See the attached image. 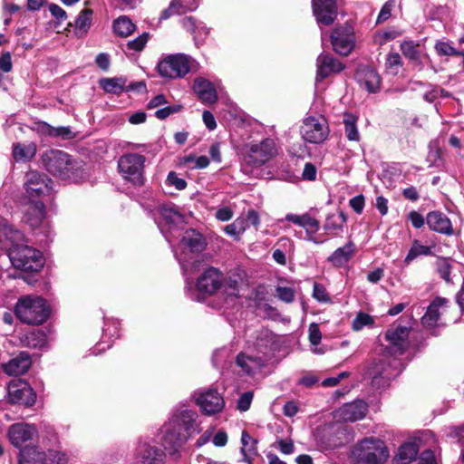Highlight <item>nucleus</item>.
I'll return each mask as SVG.
<instances>
[{
  "label": "nucleus",
  "instance_id": "nucleus-1",
  "mask_svg": "<svg viewBox=\"0 0 464 464\" xmlns=\"http://www.w3.org/2000/svg\"><path fill=\"white\" fill-rule=\"evenodd\" d=\"M196 416L194 411L183 410L164 426L162 446L175 460L179 459V450L191 436Z\"/></svg>",
  "mask_w": 464,
  "mask_h": 464
},
{
  "label": "nucleus",
  "instance_id": "nucleus-2",
  "mask_svg": "<svg viewBox=\"0 0 464 464\" xmlns=\"http://www.w3.org/2000/svg\"><path fill=\"white\" fill-rule=\"evenodd\" d=\"M15 316L24 324L40 325L50 315L46 301L36 295H25L18 298L14 306Z\"/></svg>",
  "mask_w": 464,
  "mask_h": 464
},
{
  "label": "nucleus",
  "instance_id": "nucleus-3",
  "mask_svg": "<svg viewBox=\"0 0 464 464\" xmlns=\"http://www.w3.org/2000/svg\"><path fill=\"white\" fill-rule=\"evenodd\" d=\"M45 169L63 179H74L81 169L79 163L69 154L59 150H50L42 156Z\"/></svg>",
  "mask_w": 464,
  "mask_h": 464
},
{
  "label": "nucleus",
  "instance_id": "nucleus-4",
  "mask_svg": "<svg viewBox=\"0 0 464 464\" xmlns=\"http://www.w3.org/2000/svg\"><path fill=\"white\" fill-rule=\"evenodd\" d=\"M23 200H43L53 194V181L45 173L35 169L27 170L23 179Z\"/></svg>",
  "mask_w": 464,
  "mask_h": 464
},
{
  "label": "nucleus",
  "instance_id": "nucleus-5",
  "mask_svg": "<svg viewBox=\"0 0 464 464\" xmlns=\"http://www.w3.org/2000/svg\"><path fill=\"white\" fill-rule=\"evenodd\" d=\"M13 266L25 272H37L44 266L42 253L27 245L11 250L8 256Z\"/></svg>",
  "mask_w": 464,
  "mask_h": 464
},
{
  "label": "nucleus",
  "instance_id": "nucleus-6",
  "mask_svg": "<svg viewBox=\"0 0 464 464\" xmlns=\"http://www.w3.org/2000/svg\"><path fill=\"white\" fill-rule=\"evenodd\" d=\"M277 146L274 139L266 138L260 141L250 142L246 146L244 160L253 167H261L277 154Z\"/></svg>",
  "mask_w": 464,
  "mask_h": 464
},
{
  "label": "nucleus",
  "instance_id": "nucleus-7",
  "mask_svg": "<svg viewBox=\"0 0 464 464\" xmlns=\"http://www.w3.org/2000/svg\"><path fill=\"white\" fill-rule=\"evenodd\" d=\"M193 59L184 53L169 54L158 63V72L160 76L169 79L185 77L191 70Z\"/></svg>",
  "mask_w": 464,
  "mask_h": 464
},
{
  "label": "nucleus",
  "instance_id": "nucleus-8",
  "mask_svg": "<svg viewBox=\"0 0 464 464\" xmlns=\"http://www.w3.org/2000/svg\"><path fill=\"white\" fill-rule=\"evenodd\" d=\"M146 158L138 153H126L120 157L118 169L124 179L134 186L144 184V164Z\"/></svg>",
  "mask_w": 464,
  "mask_h": 464
},
{
  "label": "nucleus",
  "instance_id": "nucleus-9",
  "mask_svg": "<svg viewBox=\"0 0 464 464\" xmlns=\"http://www.w3.org/2000/svg\"><path fill=\"white\" fill-rule=\"evenodd\" d=\"M359 458L365 464H382L389 458V452L381 440L367 438L359 444Z\"/></svg>",
  "mask_w": 464,
  "mask_h": 464
},
{
  "label": "nucleus",
  "instance_id": "nucleus-10",
  "mask_svg": "<svg viewBox=\"0 0 464 464\" xmlns=\"http://www.w3.org/2000/svg\"><path fill=\"white\" fill-rule=\"evenodd\" d=\"M6 401L10 404L29 408L35 404L36 393L24 380H12L7 386Z\"/></svg>",
  "mask_w": 464,
  "mask_h": 464
},
{
  "label": "nucleus",
  "instance_id": "nucleus-11",
  "mask_svg": "<svg viewBox=\"0 0 464 464\" xmlns=\"http://www.w3.org/2000/svg\"><path fill=\"white\" fill-rule=\"evenodd\" d=\"M331 44L338 54L349 55L355 46L353 28L349 24L335 27L331 34Z\"/></svg>",
  "mask_w": 464,
  "mask_h": 464
},
{
  "label": "nucleus",
  "instance_id": "nucleus-12",
  "mask_svg": "<svg viewBox=\"0 0 464 464\" xmlns=\"http://www.w3.org/2000/svg\"><path fill=\"white\" fill-rule=\"evenodd\" d=\"M303 139L310 143H322L328 136L329 129L324 119L307 117L301 126Z\"/></svg>",
  "mask_w": 464,
  "mask_h": 464
},
{
  "label": "nucleus",
  "instance_id": "nucleus-13",
  "mask_svg": "<svg viewBox=\"0 0 464 464\" xmlns=\"http://www.w3.org/2000/svg\"><path fill=\"white\" fill-rule=\"evenodd\" d=\"M223 283V273L218 268L210 266L198 276L196 286L199 293L211 295L221 289Z\"/></svg>",
  "mask_w": 464,
  "mask_h": 464
},
{
  "label": "nucleus",
  "instance_id": "nucleus-14",
  "mask_svg": "<svg viewBox=\"0 0 464 464\" xmlns=\"http://www.w3.org/2000/svg\"><path fill=\"white\" fill-rule=\"evenodd\" d=\"M411 328L403 325L391 326L385 333V339L390 343L389 352L402 354L409 346Z\"/></svg>",
  "mask_w": 464,
  "mask_h": 464
},
{
  "label": "nucleus",
  "instance_id": "nucleus-15",
  "mask_svg": "<svg viewBox=\"0 0 464 464\" xmlns=\"http://www.w3.org/2000/svg\"><path fill=\"white\" fill-rule=\"evenodd\" d=\"M285 220L294 223L305 230V238L316 245L322 244L324 240L318 239L315 234L320 229V222L310 214L296 215L289 213L285 216Z\"/></svg>",
  "mask_w": 464,
  "mask_h": 464
},
{
  "label": "nucleus",
  "instance_id": "nucleus-16",
  "mask_svg": "<svg viewBox=\"0 0 464 464\" xmlns=\"http://www.w3.org/2000/svg\"><path fill=\"white\" fill-rule=\"evenodd\" d=\"M36 435L37 429L35 426L25 422L14 423L7 430V436L11 444L18 449L27 441H31Z\"/></svg>",
  "mask_w": 464,
  "mask_h": 464
},
{
  "label": "nucleus",
  "instance_id": "nucleus-17",
  "mask_svg": "<svg viewBox=\"0 0 464 464\" xmlns=\"http://www.w3.org/2000/svg\"><path fill=\"white\" fill-rule=\"evenodd\" d=\"M367 375L371 379V384L376 389H384L389 386L390 382L396 376L391 370L390 364L385 361L374 362L367 371Z\"/></svg>",
  "mask_w": 464,
  "mask_h": 464
},
{
  "label": "nucleus",
  "instance_id": "nucleus-18",
  "mask_svg": "<svg viewBox=\"0 0 464 464\" xmlns=\"http://www.w3.org/2000/svg\"><path fill=\"white\" fill-rule=\"evenodd\" d=\"M197 404L204 414L214 415L222 411L225 401L217 390L209 389L199 394L197 398Z\"/></svg>",
  "mask_w": 464,
  "mask_h": 464
},
{
  "label": "nucleus",
  "instance_id": "nucleus-19",
  "mask_svg": "<svg viewBox=\"0 0 464 464\" xmlns=\"http://www.w3.org/2000/svg\"><path fill=\"white\" fill-rule=\"evenodd\" d=\"M25 209L24 213V221L30 226L33 230L41 228L45 220V205L43 200L24 201Z\"/></svg>",
  "mask_w": 464,
  "mask_h": 464
},
{
  "label": "nucleus",
  "instance_id": "nucleus-20",
  "mask_svg": "<svg viewBox=\"0 0 464 464\" xmlns=\"http://www.w3.org/2000/svg\"><path fill=\"white\" fill-rule=\"evenodd\" d=\"M24 242V233L10 224L0 225V248L6 251L7 256L12 249L19 247Z\"/></svg>",
  "mask_w": 464,
  "mask_h": 464
},
{
  "label": "nucleus",
  "instance_id": "nucleus-21",
  "mask_svg": "<svg viewBox=\"0 0 464 464\" xmlns=\"http://www.w3.org/2000/svg\"><path fill=\"white\" fill-rule=\"evenodd\" d=\"M368 411V405L362 400H356L340 407L335 416L343 421L354 422L363 419Z\"/></svg>",
  "mask_w": 464,
  "mask_h": 464
},
{
  "label": "nucleus",
  "instance_id": "nucleus-22",
  "mask_svg": "<svg viewBox=\"0 0 464 464\" xmlns=\"http://www.w3.org/2000/svg\"><path fill=\"white\" fill-rule=\"evenodd\" d=\"M136 459L140 464H163L165 453L157 446L140 441L136 449Z\"/></svg>",
  "mask_w": 464,
  "mask_h": 464
},
{
  "label": "nucleus",
  "instance_id": "nucleus-23",
  "mask_svg": "<svg viewBox=\"0 0 464 464\" xmlns=\"http://www.w3.org/2000/svg\"><path fill=\"white\" fill-rule=\"evenodd\" d=\"M313 13L318 24L330 25L336 14V0H313Z\"/></svg>",
  "mask_w": 464,
  "mask_h": 464
},
{
  "label": "nucleus",
  "instance_id": "nucleus-24",
  "mask_svg": "<svg viewBox=\"0 0 464 464\" xmlns=\"http://www.w3.org/2000/svg\"><path fill=\"white\" fill-rule=\"evenodd\" d=\"M449 300L444 297H436L428 306L425 314L421 317V324L426 328L439 325L440 315L446 310Z\"/></svg>",
  "mask_w": 464,
  "mask_h": 464
},
{
  "label": "nucleus",
  "instance_id": "nucleus-25",
  "mask_svg": "<svg viewBox=\"0 0 464 464\" xmlns=\"http://www.w3.org/2000/svg\"><path fill=\"white\" fill-rule=\"evenodd\" d=\"M317 80H324L331 73H337L344 69V65L328 53H322L316 60Z\"/></svg>",
  "mask_w": 464,
  "mask_h": 464
},
{
  "label": "nucleus",
  "instance_id": "nucleus-26",
  "mask_svg": "<svg viewBox=\"0 0 464 464\" xmlns=\"http://www.w3.org/2000/svg\"><path fill=\"white\" fill-rule=\"evenodd\" d=\"M31 357L26 352H20L15 357L2 364V370L9 376H19L25 373L30 366Z\"/></svg>",
  "mask_w": 464,
  "mask_h": 464
},
{
  "label": "nucleus",
  "instance_id": "nucleus-27",
  "mask_svg": "<svg viewBox=\"0 0 464 464\" xmlns=\"http://www.w3.org/2000/svg\"><path fill=\"white\" fill-rule=\"evenodd\" d=\"M236 364L247 375H253L266 364V359L260 355H250L239 353L236 358Z\"/></svg>",
  "mask_w": 464,
  "mask_h": 464
},
{
  "label": "nucleus",
  "instance_id": "nucleus-28",
  "mask_svg": "<svg viewBox=\"0 0 464 464\" xmlns=\"http://www.w3.org/2000/svg\"><path fill=\"white\" fill-rule=\"evenodd\" d=\"M193 90L198 96V99L204 103L212 104L218 101V93L214 85L205 78L195 79Z\"/></svg>",
  "mask_w": 464,
  "mask_h": 464
},
{
  "label": "nucleus",
  "instance_id": "nucleus-29",
  "mask_svg": "<svg viewBox=\"0 0 464 464\" xmlns=\"http://www.w3.org/2000/svg\"><path fill=\"white\" fill-rule=\"evenodd\" d=\"M356 77L361 87L371 93H375L380 90L381 78L373 69L366 67L359 70Z\"/></svg>",
  "mask_w": 464,
  "mask_h": 464
},
{
  "label": "nucleus",
  "instance_id": "nucleus-30",
  "mask_svg": "<svg viewBox=\"0 0 464 464\" xmlns=\"http://www.w3.org/2000/svg\"><path fill=\"white\" fill-rule=\"evenodd\" d=\"M429 227L440 234L451 235L453 233L450 218L440 211H432L427 215Z\"/></svg>",
  "mask_w": 464,
  "mask_h": 464
},
{
  "label": "nucleus",
  "instance_id": "nucleus-31",
  "mask_svg": "<svg viewBox=\"0 0 464 464\" xmlns=\"http://www.w3.org/2000/svg\"><path fill=\"white\" fill-rule=\"evenodd\" d=\"M355 253V245L349 241L343 246L338 247L327 258V261L335 267L345 266L353 256Z\"/></svg>",
  "mask_w": 464,
  "mask_h": 464
},
{
  "label": "nucleus",
  "instance_id": "nucleus-32",
  "mask_svg": "<svg viewBox=\"0 0 464 464\" xmlns=\"http://www.w3.org/2000/svg\"><path fill=\"white\" fill-rule=\"evenodd\" d=\"M198 6V0H172L169 6L161 13L160 19H168L174 14L193 11Z\"/></svg>",
  "mask_w": 464,
  "mask_h": 464
},
{
  "label": "nucleus",
  "instance_id": "nucleus-33",
  "mask_svg": "<svg viewBox=\"0 0 464 464\" xmlns=\"http://www.w3.org/2000/svg\"><path fill=\"white\" fill-rule=\"evenodd\" d=\"M198 6V0H172L169 6L161 13L160 19H168L174 14L193 11Z\"/></svg>",
  "mask_w": 464,
  "mask_h": 464
},
{
  "label": "nucleus",
  "instance_id": "nucleus-34",
  "mask_svg": "<svg viewBox=\"0 0 464 464\" xmlns=\"http://www.w3.org/2000/svg\"><path fill=\"white\" fill-rule=\"evenodd\" d=\"M275 338L272 333L267 330L261 331L255 343V350L257 353L256 355L264 357L266 362L273 350Z\"/></svg>",
  "mask_w": 464,
  "mask_h": 464
},
{
  "label": "nucleus",
  "instance_id": "nucleus-35",
  "mask_svg": "<svg viewBox=\"0 0 464 464\" xmlns=\"http://www.w3.org/2000/svg\"><path fill=\"white\" fill-rule=\"evenodd\" d=\"M346 221L347 217L343 211L330 213L326 216L324 229L332 235L338 236L343 232Z\"/></svg>",
  "mask_w": 464,
  "mask_h": 464
},
{
  "label": "nucleus",
  "instance_id": "nucleus-36",
  "mask_svg": "<svg viewBox=\"0 0 464 464\" xmlns=\"http://www.w3.org/2000/svg\"><path fill=\"white\" fill-rule=\"evenodd\" d=\"M46 454L35 447H26L20 450L19 464H44Z\"/></svg>",
  "mask_w": 464,
  "mask_h": 464
},
{
  "label": "nucleus",
  "instance_id": "nucleus-37",
  "mask_svg": "<svg viewBox=\"0 0 464 464\" xmlns=\"http://www.w3.org/2000/svg\"><path fill=\"white\" fill-rule=\"evenodd\" d=\"M36 154V146L34 143H15L13 145L12 155L15 161H30Z\"/></svg>",
  "mask_w": 464,
  "mask_h": 464
},
{
  "label": "nucleus",
  "instance_id": "nucleus-38",
  "mask_svg": "<svg viewBox=\"0 0 464 464\" xmlns=\"http://www.w3.org/2000/svg\"><path fill=\"white\" fill-rule=\"evenodd\" d=\"M241 453L244 461L251 463V459L257 455V440L253 439L247 431L243 430L241 435Z\"/></svg>",
  "mask_w": 464,
  "mask_h": 464
},
{
  "label": "nucleus",
  "instance_id": "nucleus-39",
  "mask_svg": "<svg viewBox=\"0 0 464 464\" xmlns=\"http://www.w3.org/2000/svg\"><path fill=\"white\" fill-rule=\"evenodd\" d=\"M419 449L416 443L408 442L401 445L399 449L398 454L394 459L395 464H410L415 459Z\"/></svg>",
  "mask_w": 464,
  "mask_h": 464
},
{
  "label": "nucleus",
  "instance_id": "nucleus-40",
  "mask_svg": "<svg viewBox=\"0 0 464 464\" xmlns=\"http://www.w3.org/2000/svg\"><path fill=\"white\" fill-rule=\"evenodd\" d=\"M92 20V10L83 9L74 21L75 34L83 37L88 33Z\"/></svg>",
  "mask_w": 464,
  "mask_h": 464
},
{
  "label": "nucleus",
  "instance_id": "nucleus-41",
  "mask_svg": "<svg viewBox=\"0 0 464 464\" xmlns=\"http://www.w3.org/2000/svg\"><path fill=\"white\" fill-rule=\"evenodd\" d=\"M112 28L117 35L128 37L135 31L136 25L128 16L121 15L114 20Z\"/></svg>",
  "mask_w": 464,
  "mask_h": 464
},
{
  "label": "nucleus",
  "instance_id": "nucleus-42",
  "mask_svg": "<svg viewBox=\"0 0 464 464\" xmlns=\"http://www.w3.org/2000/svg\"><path fill=\"white\" fill-rule=\"evenodd\" d=\"M182 242L192 252H199L205 247V240L202 236L193 229L186 231Z\"/></svg>",
  "mask_w": 464,
  "mask_h": 464
},
{
  "label": "nucleus",
  "instance_id": "nucleus-43",
  "mask_svg": "<svg viewBox=\"0 0 464 464\" xmlns=\"http://www.w3.org/2000/svg\"><path fill=\"white\" fill-rule=\"evenodd\" d=\"M126 80L123 78H105L100 83L102 89L109 93L119 94L125 90Z\"/></svg>",
  "mask_w": 464,
  "mask_h": 464
},
{
  "label": "nucleus",
  "instance_id": "nucleus-44",
  "mask_svg": "<svg viewBox=\"0 0 464 464\" xmlns=\"http://www.w3.org/2000/svg\"><path fill=\"white\" fill-rule=\"evenodd\" d=\"M356 121L357 118L353 114L344 113V131L349 140L358 141L360 139L359 131L356 126Z\"/></svg>",
  "mask_w": 464,
  "mask_h": 464
},
{
  "label": "nucleus",
  "instance_id": "nucleus-45",
  "mask_svg": "<svg viewBox=\"0 0 464 464\" xmlns=\"http://www.w3.org/2000/svg\"><path fill=\"white\" fill-rule=\"evenodd\" d=\"M431 248V246H423L418 240H414L404 262L409 264L420 256H430L432 255Z\"/></svg>",
  "mask_w": 464,
  "mask_h": 464
},
{
  "label": "nucleus",
  "instance_id": "nucleus-46",
  "mask_svg": "<svg viewBox=\"0 0 464 464\" xmlns=\"http://www.w3.org/2000/svg\"><path fill=\"white\" fill-rule=\"evenodd\" d=\"M160 215L169 225H180L184 223V217L172 207L161 208Z\"/></svg>",
  "mask_w": 464,
  "mask_h": 464
},
{
  "label": "nucleus",
  "instance_id": "nucleus-47",
  "mask_svg": "<svg viewBox=\"0 0 464 464\" xmlns=\"http://www.w3.org/2000/svg\"><path fill=\"white\" fill-rule=\"evenodd\" d=\"M23 342L30 348H42L45 345V334L41 331H32L24 336Z\"/></svg>",
  "mask_w": 464,
  "mask_h": 464
},
{
  "label": "nucleus",
  "instance_id": "nucleus-48",
  "mask_svg": "<svg viewBox=\"0 0 464 464\" xmlns=\"http://www.w3.org/2000/svg\"><path fill=\"white\" fill-rule=\"evenodd\" d=\"M42 130L52 137H62L63 139H72L75 137L70 127L53 128L47 123H44Z\"/></svg>",
  "mask_w": 464,
  "mask_h": 464
},
{
  "label": "nucleus",
  "instance_id": "nucleus-49",
  "mask_svg": "<svg viewBox=\"0 0 464 464\" xmlns=\"http://www.w3.org/2000/svg\"><path fill=\"white\" fill-rule=\"evenodd\" d=\"M221 288H223L224 294L230 301H234L238 297L239 290L237 280L224 277V283L221 285Z\"/></svg>",
  "mask_w": 464,
  "mask_h": 464
},
{
  "label": "nucleus",
  "instance_id": "nucleus-50",
  "mask_svg": "<svg viewBox=\"0 0 464 464\" xmlns=\"http://www.w3.org/2000/svg\"><path fill=\"white\" fill-rule=\"evenodd\" d=\"M436 268L440 276L447 283H451L450 271L451 266L448 258L439 257L436 260Z\"/></svg>",
  "mask_w": 464,
  "mask_h": 464
},
{
  "label": "nucleus",
  "instance_id": "nucleus-51",
  "mask_svg": "<svg viewBox=\"0 0 464 464\" xmlns=\"http://www.w3.org/2000/svg\"><path fill=\"white\" fill-rule=\"evenodd\" d=\"M401 51L405 57L411 61H417L420 57L418 44L413 41H404L401 43Z\"/></svg>",
  "mask_w": 464,
  "mask_h": 464
},
{
  "label": "nucleus",
  "instance_id": "nucleus-52",
  "mask_svg": "<svg viewBox=\"0 0 464 464\" xmlns=\"http://www.w3.org/2000/svg\"><path fill=\"white\" fill-rule=\"evenodd\" d=\"M435 50L440 56L464 55V52L457 51L453 46L446 42H437L435 44Z\"/></svg>",
  "mask_w": 464,
  "mask_h": 464
},
{
  "label": "nucleus",
  "instance_id": "nucleus-53",
  "mask_svg": "<svg viewBox=\"0 0 464 464\" xmlns=\"http://www.w3.org/2000/svg\"><path fill=\"white\" fill-rule=\"evenodd\" d=\"M373 323H374V321L370 314H368L366 313L360 312L357 314L356 317L353 319V324H352V328L354 331H360L364 326L372 325V324H373Z\"/></svg>",
  "mask_w": 464,
  "mask_h": 464
},
{
  "label": "nucleus",
  "instance_id": "nucleus-54",
  "mask_svg": "<svg viewBox=\"0 0 464 464\" xmlns=\"http://www.w3.org/2000/svg\"><path fill=\"white\" fill-rule=\"evenodd\" d=\"M276 292V296L285 303L290 304L295 300V293L291 287L277 286Z\"/></svg>",
  "mask_w": 464,
  "mask_h": 464
},
{
  "label": "nucleus",
  "instance_id": "nucleus-55",
  "mask_svg": "<svg viewBox=\"0 0 464 464\" xmlns=\"http://www.w3.org/2000/svg\"><path fill=\"white\" fill-rule=\"evenodd\" d=\"M148 40H149V34L143 33L142 34H140L137 38H135V39H133L131 41H129L127 43V47L130 50L140 52V51L143 50V48L145 47Z\"/></svg>",
  "mask_w": 464,
  "mask_h": 464
},
{
  "label": "nucleus",
  "instance_id": "nucleus-56",
  "mask_svg": "<svg viewBox=\"0 0 464 464\" xmlns=\"http://www.w3.org/2000/svg\"><path fill=\"white\" fill-rule=\"evenodd\" d=\"M395 5L394 0H389L387 1L382 7L379 15L376 20V24H382L388 20L392 15V10L393 6Z\"/></svg>",
  "mask_w": 464,
  "mask_h": 464
},
{
  "label": "nucleus",
  "instance_id": "nucleus-57",
  "mask_svg": "<svg viewBox=\"0 0 464 464\" xmlns=\"http://www.w3.org/2000/svg\"><path fill=\"white\" fill-rule=\"evenodd\" d=\"M313 296L319 302H328L330 300L325 287L319 283L314 284Z\"/></svg>",
  "mask_w": 464,
  "mask_h": 464
},
{
  "label": "nucleus",
  "instance_id": "nucleus-58",
  "mask_svg": "<svg viewBox=\"0 0 464 464\" xmlns=\"http://www.w3.org/2000/svg\"><path fill=\"white\" fill-rule=\"evenodd\" d=\"M253 396L252 392H244L237 401V409L240 411H246L250 408Z\"/></svg>",
  "mask_w": 464,
  "mask_h": 464
},
{
  "label": "nucleus",
  "instance_id": "nucleus-59",
  "mask_svg": "<svg viewBox=\"0 0 464 464\" xmlns=\"http://www.w3.org/2000/svg\"><path fill=\"white\" fill-rule=\"evenodd\" d=\"M309 341L313 345H317L320 343L322 339V334L319 328V325L315 323H312L309 325Z\"/></svg>",
  "mask_w": 464,
  "mask_h": 464
},
{
  "label": "nucleus",
  "instance_id": "nucleus-60",
  "mask_svg": "<svg viewBox=\"0 0 464 464\" xmlns=\"http://www.w3.org/2000/svg\"><path fill=\"white\" fill-rule=\"evenodd\" d=\"M401 65V58L398 53H391L387 55L386 67L390 70L394 69V73H397L398 68Z\"/></svg>",
  "mask_w": 464,
  "mask_h": 464
},
{
  "label": "nucleus",
  "instance_id": "nucleus-61",
  "mask_svg": "<svg viewBox=\"0 0 464 464\" xmlns=\"http://www.w3.org/2000/svg\"><path fill=\"white\" fill-rule=\"evenodd\" d=\"M167 182L169 185L174 186L179 190H182V189H184L187 187L186 180L181 179V178H179L177 173L174 172V171H170L168 174Z\"/></svg>",
  "mask_w": 464,
  "mask_h": 464
},
{
  "label": "nucleus",
  "instance_id": "nucleus-62",
  "mask_svg": "<svg viewBox=\"0 0 464 464\" xmlns=\"http://www.w3.org/2000/svg\"><path fill=\"white\" fill-rule=\"evenodd\" d=\"M48 459L52 464H66L69 459L65 452L56 450H50Z\"/></svg>",
  "mask_w": 464,
  "mask_h": 464
},
{
  "label": "nucleus",
  "instance_id": "nucleus-63",
  "mask_svg": "<svg viewBox=\"0 0 464 464\" xmlns=\"http://www.w3.org/2000/svg\"><path fill=\"white\" fill-rule=\"evenodd\" d=\"M181 109L180 105L167 106L155 111V116L160 120H164L169 115L179 112Z\"/></svg>",
  "mask_w": 464,
  "mask_h": 464
},
{
  "label": "nucleus",
  "instance_id": "nucleus-64",
  "mask_svg": "<svg viewBox=\"0 0 464 464\" xmlns=\"http://www.w3.org/2000/svg\"><path fill=\"white\" fill-rule=\"evenodd\" d=\"M364 204H365V200H364V197L362 195L355 196V197L352 198L349 201L350 207L357 214H361L362 212Z\"/></svg>",
  "mask_w": 464,
  "mask_h": 464
}]
</instances>
